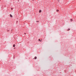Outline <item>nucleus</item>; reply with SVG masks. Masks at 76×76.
Here are the masks:
<instances>
[{"instance_id": "f257e3e1", "label": "nucleus", "mask_w": 76, "mask_h": 76, "mask_svg": "<svg viewBox=\"0 0 76 76\" xmlns=\"http://www.w3.org/2000/svg\"><path fill=\"white\" fill-rule=\"evenodd\" d=\"M10 17H11V18H12V17H13V16L11 14H10Z\"/></svg>"}, {"instance_id": "f03ea898", "label": "nucleus", "mask_w": 76, "mask_h": 76, "mask_svg": "<svg viewBox=\"0 0 76 76\" xmlns=\"http://www.w3.org/2000/svg\"><path fill=\"white\" fill-rule=\"evenodd\" d=\"M37 57L36 56H35L34 57V59H37Z\"/></svg>"}, {"instance_id": "7ed1b4c3", "label": "nucleus", "mask_w": 76, "mask_h": 76, "mask_svg": "<svg viewBox=\"0 0 76 76\" xmlns=\"http://www.w3.org/2000/svg\"><path fill=\"white\" fill-rule=\"evenodd\" d=\"M72 20H73L72 19H71L70 20V22H72Z\"/></svg>"}, {"instance_id": "20e7f679", "label": "nucleus", "mask_w": 76, "mask_h": 76, "mask_svg": "<svg viewBox=\"0 0 76 76\" xmlns=\"http://www.w3.org/2000/svg\"><path fill=\"white\" fill-rule=\"evenodd\" d=\"M15 47V45L14 44L13 45V47Z\"/></svg>"}, {"instance_id": "39448f33", "label": "nucleus", "mask_w": 76, "mask_h": 76, "mask_svg": "<svg viewBox=\"0 0 76 76\" xmlns=\"http://www.w3.org/2000/svg\"><path fill=\"white\" fill-rule=\"evenodd\" d=\"M39 13H41V10H39Z\"/></svg>"}, {"instance_id": "423d86ee", "label": "nucleus", "mask_w": 76, "mask_h": 76, "mask_svg": "<svg viewBox=\"0 0 76 76\" xmlns=\"http://www.w3.org/2000/svg\"><path fill=\"white\" fill-rule=\"evenodd\" d=\"M56 12H58L59 11V10H56Z\"/></svg>"}, {"instance_id": "0eeeda50", "label": "nucleus", "mask_w": 76, "mask_h": 76, "mask_svg": "<svg viewBox=\"0 0 76 76\" xmlns=\"http://www.w3.org/2000/svg\"><path fill=\"white\" fill-rule=\"evenodd\" d=\"M39 41H41V39H39Z\"/></svg>"}, {"instance_id": "6e6552de", "label": "nucleus", "mask_w": 76, "mask_h": 76, "mask_svg": "<svg viewBox=\"0 0 76 76\" xmlns=\"http://www.w3.org/2000/svg\"><path fill=\"white\" fill-rule=\"evenodd\" d=\"M9 30H7V32H9Z\"/></svg>"}, {"instance_id": "1a4fd4ad", "label": "nucleus", "mask_w": 76, "mask_h": 76, "mask_svg": "<svg viewBox=\"0 0 76 76\" xmlns=\"http://www.w3.org/2000/svg\"><path fill=\"white\" fill-rule=\"evenodd\" d=\"M37 22H38V21H37Z\"/></svg>"}, {"instance_id": "9d476101", "label": "nucleus", "mask_w": 76, "mask_h": 76, "mask_svg": "<svg viewBox=\"0 0 76 76\" xmlns=\"http://www.w3.org/2000/svg\"><path fill=\"white\" fill-rule=\"evenodd\" d=\"M24 34L25 35L26 34V33H24Z\"/></svg>"}, {"instance_id": "9b49d317", "label": "nucleus", "mask_w": 76, "mask_h": 76, "mask_svg": "<svg viewBox=\"0 0 76 76\" xmlns=\"http://www.w3.org/2000/svg\"><path fill=\"white\" fill-rule=\"evenodd\" d=\"M69 30H70V29L69 28Z\"/></svg>"}]
</instances>
